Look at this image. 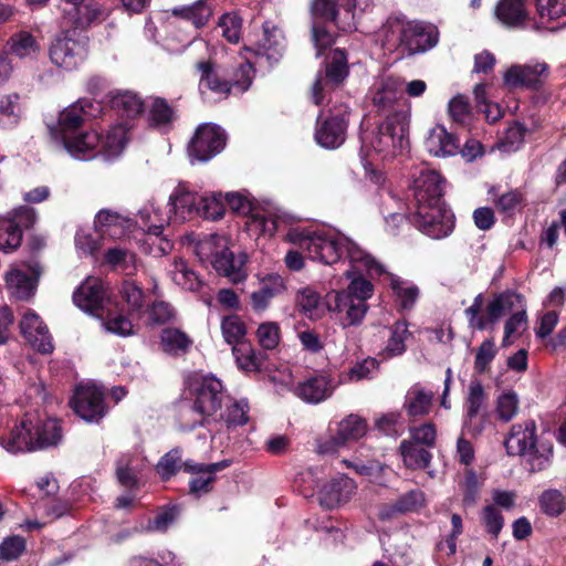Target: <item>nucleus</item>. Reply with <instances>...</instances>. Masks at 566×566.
Here are the masks:
<instances>
[{
	"instance_id": "1",
	"label": "nucleus",
	"mask_w": 566,
	"mask_h": 566,
	"mask_svg": "<svg viewBox=\"0 0 566 566\" xmlns=\"http://www.w3.org/2000/svg\"><path fill=\"white\" fill-rule=\"evenodd\" d=\"M292 244L304 249L312 260L324 264L340 263L349 284L346 289L327 294L326 304L338 314L344 327L358 325L368 312L367 301L374 294V285L367 276L384 273V266L350 238L335 229H311L310 232L293 230L289 234Z\"/></svg>"
},
{
	"instance_id": "2",
	"label": "nucleus",
	"mask_w": 566,
	"mask_h": 566,
	"mask_svg": "<svg viewBox=\"0 0 566 566\" xmlns=\"http://www.w3.org/2000/svg\"><path fill=\"white\" fill-rule=\"evenodd\" d=\"M415 212L410 222L427 237L441 240L454 229V214L442 200V178L430 169H423L413 179Z\"/></svg>"
},
{
	"instance_id": "3",
	"label": "nucleus",
	"mask_w": 566,
	"mask_h": 566,
	"mask_svg": "<svg viewBox=\"0 0 566 566\" xmlns=\"http://www.w3.org/2000/svg\"><path fill=\"white\" fill-rule=\"evenodd\" d=\"M224 205L232 211L248 216L245 228L251 237L271 238L276 233L284 232V240L292 244L289 234L293 230L310 232V228L302 227L298 220L281 208L266 206L255 207L249 195L244 192L224 193Z\"/></svg>"
},
{
	"instance_id": "4",
	"label": "nucleus",
	"mask_w": 566,
	"mask_h": 566,
	"mask_svg": "<svg viewBox=\"0 0 566 566\" xmlns=\"http://www.w3.org/2000/svg\"><path fill=\"white\" fill-rule=\"evenodd\" d=\"M285 50V38L282 30L271 23H264L261 31L251 33L244 45L243 59L245 63L240 65L238 74L242 81L235 80V86L240 91H247L253 80L254 69L272 67L283 56Z\"/></svg>"
},
{
	"instance_id": "5",
	"label": "nucleus",
	"mask_w": 566,
	"mask_h": 566,
	"mask_svg": "<svg viewBox=\"0 0 566 566\" xmlns=\"http://www.w3.org/2000/svg\"><path fill=\"white\" fill-rule=\"evenodd\" d=\"M378 39L388 51L400 50L409 55L423 53L437 45L438 29L429 23L389 18L378 33Z\"/></svg>"
},
{
	"instance_id": "6",
	"label": "nucleus",
	"mask_w": 566,
	"mask_h": 566,
	"mask_svg": "<svg viewBox=\"0 0 566 566\" xmlns=\"http://www.w3.org/2000/svg\"><path fill=\"white\" fill-rule=\"evenodd\" d=\"M357 0H313L312 2V40L316 49V56L329 48L335 38L333 33L321 23H333L340 31L350 32L356 29Z\"/></svg>"
},
{
	"instance_id": "7",
	"label": "nucleus",
	"mask_w": 566,
	"mask_h": 566,
	"mask_svg": "<svg viewBox=\"0 0 566 566\" xmlns=\"http://www.w3.org/2000/svg\"><path fill=\"white\" fill-rule=\"evenodd\" d=\"M409 109L396 111L364 142L363 149L373 150L381 159L402 155L409 147Z\"/></svg>"
},
{
	"instance_id": "8",
	"label": "nucleus",
	"mask_w": 566,
	"mask_h": 566,
	"mask_svg": "<svg viewBox=\"0 0 566 566\" xmlns=\"http://www.w3.org/2000/svg\"><path fill=\"white\" fill-rule=\"evenodd\" d=\"M536 424L533 420L514 424L505 440V448L510 455L524 457L532 471L543 470L551 460L553 446L551 442L536 443Z\"/></svg>"
},
{
	"instance_id": "9",
	"label": "nucleus",
	"mask_w": 566,
	"mask_h": 566,
	"mask_svg": "<svg viewBox=\"0 0 566 566\" xmlns=\"http://www.w3.org/2000/svg\"><path fill=\"white\" fill-rule=\"evenodd\" d=\"M32 415H25L20 424H17L9 437L1 441V446L10 453L29 452L57 446L62 440V429L56 421H49L42 430L50 431V437L32 436Z\"/></svg>"
},
{
	"instance_id": "10",
	"label": "nucleus",
	"mask_w": 566,
	"mask_h": 566,
	"mask_svg": "<svg viewBox=\"0 0 566 566\" xmlns=\"http://www.w3.org/2000/svg\"><path fill=\"white\" fill-rule=\"evenodd\" d=\"M193 396L192 411L200 416L199 424L209 423L210 419L218 420L219 411L227 398L222 382L214 376H193L189 381Z\"/></svg>"
},
{
	"instance_id": "11",
	"label": "nucleus",
	"mask_w": 566,
	"mask_h": 566,
	"mask_svg": "<svg viewBox=\"0 0 566 566\" xmlns=\"http://www.w3.org/2000/svg\"><path fill=\"white\" fill-rule=\"evenodd\" d=\"M306 476L311 479L319 505L327 510H335L347 504L357 490L356 482L345 474L339 473L329 479H322L317 475V470L310 469Z\"/></svg>"
},
{
	"instance_id": "12",
	"label": "nucleus",
	"mask_w": 566,
	"mask_h": 566,
	"mask_svg": "<svg viewBox=\"0 0 566 566\" xmlns=\"http://www.w3.org/2000/svg\"><path fill=\"white\" fill-rule=\"evenodd\" d=\"M88 52V41L75 30L59 34L51 43L49 55L51 62L64 71H74L82 65Z\"/></svg>"
},
{
	"instance_id": "13",
	"label": "nucleus",
	"mask_w": 566,
	"mask_h": 566,
	"mask_svg": "<svg viewBox=\"0 0 566 566\" xmlns=\"http://www.w3.org/2000/svg\"><path fill=\"white\" fill-rule=\"evenodd\" d=\"M348 75L347 57L344 51L334 50L326 60L324 71H319L312 85V101L316 105H321L328 98L331 101L332 94L344 82Z\"/></svg>"
},
{
	"instance_id": "14",
	"label": "nucleus",
	"mask_w": 566,
	"mask_h": 566,
	"mask_svg": "<svg viewBox=\"0 0 566 566\" xmlns=\"http://www.w3.org/2000/svg\"><path fill=\"white\" fill-rule=\"evenodd\" d=\"M38 221L34 208L19 206L0 216V250L10 253L22 242L23 229L32 228Z\"/></svg>"
},
{
	"instance_id": "15",
	"label": "nucleus",
	"mask_w": 566,
	"mask_h": 566,
	"mask_svg": "<svg viewBox=\"0 0 566 566\" xmlns=\"http://www.w3.org/2000/svg\"><path fill=\"white\" fill-rule=\"evenodd\" d=\"M349 108L346 105L334 107L327 116L322 112L316 122L314 138L317 145L326 149H336L346 139Z\"/></svg>"
},
{
	"instance_id": "16",
	"label": "nucleus",
	"mask_w": 566,
	"mask_h": 566,
	"mask_svg": "<svg viewBox=\"0 0 566 566\" xmlns=\"http://www.w3.org/2000/svg\"><path fill=\"white\" fill-rule=\"evenodd\" d=\"M101 112L99 102L87 98L80 99L60 114L57 127L52 129V135L61 143L80 133L83 123L98 116Z\"/></svg>"
},
{
	"instance_id": "17",
	"label": "nucleus",
	"mask_w": 566,
	"mask_h": 566,
	"mask_svg": "<svg viewBox=\"0 0 566 566\" xmlns=\"http://www.w3.org/2000/svg\"><path fill=\"white\" fill-rule=\"evenodd\" d=\"M370 98L374 107L381 115L392 114L396 111L408 109L402 104L403 81L397 76H381L370 88Z\"/></svg>"
},
{
	"instance_id": "18",
	"label": "nucleus",
	"mask_w": 566,
	"mask_h": 566,
	"mask_svg": "<svg viewBox=\"0 0 566 566\" xmlns=\"http://www.w3.org/2000/svg\"><path fill=\"white\" fill-rule=\"evenodd\" d=\"M227 142L224 130L214 124L200 125L188 147L191 161L206 163L221 153Z\"/></svg>"
},
{
	"instance_id": "19",
	"label": "nucleus",
	"mask_w": 566,
	"mask_h": 566,
	"mask_svg": "<svg viewBox=\"0 0 566 566\" xmlns=\"http://www.w3.org/2000/svg\"><path fill=\"white\" fill-rule=\"evenodd\" d=\"M71 407L86 422H98L106 413L104 394L94 384H81L76 387Z\"/></svg>"
},
{
	"instance_id": "20",
	"label": "nucleus",
	"mask_w": 566,
	"mask_h": 566,
	"mask_svg": "<svg viewBox=\"0 0 566 566\" xmlns=\"http://www.w3.org/2000/svg\"><path fill=\"white\" fill-rule=\"evenodd\" d=\"M338 386V378L328 371L321 370L306 377L291 390L302 401L318 405L332 397Z\"/></svg>"
},
{
	"instance_id": "21",
	"label": "nucleus",
	"mask_w": 566,
	"mask_h": 566,
	"mask_svg": "<svg viewBox=\"0 0 566 566\" xmlns=\"http://www.w3.org/2000/svg\"><path fill=\"white\" fill-rule=\"evenodd\" d=\"M198 70L201 73L199 81V91L202 98L208 103H214L222 98H226L231 90H234L239 93H243L244 91H240L234 84L235 80L242 81V75L238 74V71L234 73V77L232 83L230 84L227 81H221L213 69V65L210 62H199Z\"/></svg>"
},
{
	"instance_id": "22",
	"label": "nucleus",
	"mask_w": 566,
	"mask_h": 566,
	"mask_svg": "<svg viewBox=\"0 0 566 566\" xmlns=\"http://www.w3.org/2000/svg\"><path fill=\"white\" fill-rule=\"evenodd\" d=\"M549 75L545 62L532 61L527 64L512 65L504 74V82L511 87H541Z\"/></svg>"
},
{
	"instance_id": "23",
	"label": "nucleus",
	"mask_w": 566,
	"mask_h": 566,
	"mask_svg": "<svg viewBox=\"0 0 566 566\" xmlns=\"http://www.w3.org/2000/svg\"><path fill=\"white\" fill-rule=\"evenodd\" d=\"M134 222L115 211L99 210L94 219V229L103 240H122L133 232Z\"/></svg>"
},
{
	"instance_id": "24",
	"label": "nucleus",
	"mask_w": 566,
	"mask_h": 566,
	"mask_svg": "<svg viewBox=\"0 0 566 566\" xmlns=\"http://www.w3.org/2000/svg\"><path fill=\"white\" fill-rule=\"evenodd\" d=\"M20 331L25 340L38 352L50 354L54 346L46 325L32 310H27L20 321Z\"/></svg>"
},
{
	"instance_id": "25",
	"label": "nucleus",
	"mask_w": 566,
	"mask_h": 566,
	"mask_svg": "<svg viewBox=\"0 0 566 566\" xmlns=\"http://www.w3.org/2000/svg\"><path fill=\"white\" fill-rule=\"evenodd\" d=\"M106 298L105 283L97 277H87L73 295L74 304L92 315H98L97 312L104 307Z\"/></svg>"
},
{
	"instance_id": "26",
	"label": "nucleus",
	"mask_w": 566,
	"mask_h": 566,
	"mask_svg": "<svg viewBox=\"0 0 566 566\" xmlns=\"http://www.w3.org/2000/svg\"><path fill=\"white\" fill-rule=\"evenodd\" d=\"M230 460H222L220 462L208 464L186 461L184 463L185 471L196 475L189 483L191 494L200 496L201 494L209 492L211 483L214 481V474L230 467Z\"/></svg>"
},
{
	"instance_id": "27",
	"label": "nucleus",
	"mask_w": 566,
	"mask_h": 566,
	"mask_svg": "<svg viewBox=\"0 0 566 566\" xmlns=\"http://www.w3.org/2000/svg\"><path fill=\"white\" fill-rule=\"evenodd\" d=\"M39 272L31 265L13 266L6 274V285L11 296L27 300L34 294Z\"/></svg>"
},
{
	"instance_id": "28",
	"label": "nucleus",
	"mask_w": 566,
	"mask_h": 566,
	"mask_svg": "<svg viewBox=\"0 0 566 566\" xmlns=\"http://www.w3.org/2000/svg\"><path fill=\"white\" fill-rule=\"evenodd\" d=\"M199 196L185 186H178L166 203L172 220L184 222L198 216Z\"/></svg>"
},
{
	"instance_id": "29",
	"label": "nucleus",
	"mask_w": 566,
	"mask_h": 566,
	"mask_svg": "<svg viewBox=\"0 0 566 566\" xmlns=\"http://www.w3.org/2000/svg\"><path fill=\"white\" fill-rule=\"evenodd\" d=\"M172 220L168 208L148 202L138 211L135 224L146 233V235L161 234L164 228Z\"/></svg>"
},
{
	"instance_id": "30",
	"label": "nucleus",
	"mask_w": 566,
	"mask_h": 566,
	"mask_svg": "<svg viewBox=\"0 0 566 566\" xmlns=\"http://www.w3.org/2000/svg\"><path fill=\"white\" fill-rule=\"evenodd\" d=\"M130 128L132 126L127 122H120L101 134L98 156H102L105 160L118 158L129 140L128 133Z\"/></svg>"
},
{
	"instance_id": "31",
	"label": "nucleus",
	"mask_w": 566,
	"mask_h": 566,
	"mask_svg": "<svg viewBox=\"0 0 566 566\" xmlns=\"http://www.w3.org/2000/svg\"><path fill=\"white\" fill-rule=\"evenodd\" d=\"M247 255L241 253L234 255L226 245L220 252H216L212 260L213 269L232 283H240L247 277Z\"/></svg>"
},
{
	"instance_id": "32",
	"label": "nucleus",
	"mask_w": 566,
	"mask_h": 566,
	"mask_svg": "<svg viewBox=\"0 0 566 566\" xmlns=\"http://www.w3.org/2000/svg\"><path fill=\"white\" fill-rule=\"evenodd\" d=\"M61 144L73 158L91 160L98 156L101 134L95 130L80 132L64 139Z\"/></svg>"
},
{
	"instance_id": "33",
	"label": "nucleus",
	"mask_w": 566,
	"mask_h": 566,
	"mask_svg": "<svg viewBox=\"0 0 566 566\" xmlns=\"http://www.w3.org/2000/svg\"><path fill=\"white\" fill-rule=\"evenodd\" d=\"M427 151L436 157H450L458 153L459 142L444 126L436 125L429 129L424 139Z\"/></svg>"
},
{
	"instance_id": "34",
	"label": "nucleus",
	"mask_w": 566,
	"mask_h": 566,
	"mask_svg": "<svg viewBox=\"0 0 566 566\" xmlns=\"http://www.w3.org/2000/svg\"><path fill=\"white\" fill-rule=\"evenodd\" d=\"M537 28L557 30L566 25V0H536Z\"/></svg>"
},
{
	"instance_id": "35",
	"label": "nucleus",
	"mask_w": 566,
	"mask_h": 566,
	"mask_svg": "<svg viewBox=\"0 0 566 566\" xmlns=\"http://www.w3.org/2000/svg\"><path fill=\"white\" fill-rule=\"evenodd\" d=\"M285 291V283L281 275L272 273L265 275L260 287L251 294V303L254 310H265L271 300Z\"/></svg>"
},
{
	"instance_id": "36",
	"label": "nucleus",
	"mask_w": 566,
	"mask_h": 566,
	"mask_svg": "<svg viewBox=\"0 0 566 566\" xmlns=\"http://www.w3.org/2000/svg\"><path fill=\"white\" fill-rule=\"evenodd\" d=\"M433 400V392L423 388L420 384L411 386L405 397L403 408L412 417L429 413Z\"/></svg>"
},
{
	"instance_id": "37",
	"label": "nucleus",
	"mask_w": 566,
	"mask_h": 566,
	"mask_svg": "<svg viewBox=\"0 0 566 566\" xmlns=\"http://www.w3.org/2000/svg\"><path fill=\"white\" fill-rule=\"evenodd\" d=\"M486 394L479 380H471L465 398L463 427H472L473 420L484 410Z\"/></svg>"
},
{
	"instance_id": "38",
	"label": "nucleus",
	"mask_w": 566,
	"mask_h": 566,
	"mask_svg": "<svg viewBox=\"0 0 566 566\" xmlns=\"http://www.w3.org/2000/svg\"><path fill=\"white\" fill-rule=\"evenodd\" d=\"M522 302V296L514 292H504L496 295L486 306L488 326L496 323L514 308L523 307Z\"/></svg>"
},
{
	"instance_id": "39",
	"label": "nucleus",
	"mask_w": 566,
	"mask_h": 566,
	"mask_svg": "<svg viewBox=\"0 0 566 566\" xmlns=\"http://www.w3.org/2000/svg\"><path fill=\"white\" fill-rule=\"evenodd\" d=\"M104 262L112 269L133 275L137 270V259L128 248L115 245L106 250Z\"/></svg>"
},
{
	"instance_id": "40",
	"label": "nucleus",
	"mask_w": 566,
	"mask_h": 566,
	"mask_svg": "<svg viewBox=\"0 0 566 566\" xmlns=\"http://www.w3.org/2000/svg\"><path fill=\"white\" fill-rule=\"evenodd\" d=\"M39 49L35 38L28 31L12 34L7 42V53L19 59H34Z\"/></svg>"
},
{
	"instance_id": "41",
	"label": "nucleus",
	"mask_w": 566,
	"mask_h": 566,
	"mask_svg": "<svg viewBox=\"0 0 566 566\" xmlns=\"http://www.w3.org/2000/svg\"><path fill=\"white\" fill-rule=\"evenodd\" d=\"M187 239L191 244H193V252L201 262H212L216 256V252H220V250L227 245L226 238L217 233H211L202 239L191 234L187 237Z\"/></svg>"
},
{
	"instance_id": "42",
	"label": "nucleus",
	"mask_w": 566,
	"mask_h": 566,
	"mask_svg": "<svg viewBox=\"0 0 566 566\" xmlns=\"http://www.w3.org/2000/svg\"><path fill=\"white\" fill-rule=\"evenodd\" d=\"M192 343V339L178 328L168 327L161 331L160 347L168 355H182L188 352Z\"/></svg>"
},
{
	"instance_id": "43",
	"label": "nucleus",
	"mask_w": 566,
	"mask_h": 566,
	"mask_svg": "<svg viewBox=\"0 0 566 566\" xmlns=\"http://www.w3.org/2000/svg\"><path fill=\"white\" fill-rule=\"evenodd\" d=\"M495 14L503 24L509 27L522 25L527 17L524 0H501Z\"/></svg>"
},
{
	"instance_id": "44",
	"label": "nucleus",
	"mask_w": 566,
	"mask_h": 566,
	"mask_svg": "<svg viewBox=\"0 0 566 566\" xmlns=\"http://www.w3.org/2000/svg\"><path fill=\"white\" fill-rule=\"evenodd\" d=\"M399 451L405 467L411 470L426 469L432 459V454L428 450L419 448L408 440L401 441Z\"/></svg>"
},
{
	"instance_id": "45",
	"label": "nucleus",
	"mask_w": 566,
	"mask_h": 566,
	"mask_svg": "<svg viewBox=\"0 0 566 566\" xmlns=\"http://www.w3.org/2000/svg\"><path fill=\"white\" fill-rule=\"evenodd\" d=\"M367 430L368 426L365 419L357 415H349L337 423L336 432L347 446L365 437Z\"/></svg>"
},
{
	"instance_id": "46",
	"label": "nucleus",
	"mask_w": 566,
	"mask_h": 566,
	"mask_svg": "<svg viewBox=\"0 0 566 566\" xmlns=\"http://www.w3.org/2000/svg\"><path fill=\"white\" fill-rule=\"evenodd\" d=\"M226 411H219L218 419H222L228 428L244 426L249 420V403L245 399L233 400L226 398Z\"/></svg>"
},
{
	"instance_id": "47",
	"label": "nucleus",
	"mask_w": 566,
	"mask_h": 566,
	"mask_svg": "<svg viewBox=\"0 0 566 566\" xmlns=\"http://www.w3.org/2000/svg\"><path fill=\"white\" fill-rule=\"evenodd\" d=\"M112 107L123 118L133 119L142 114L144 111V103L142 98L132 92L118 93L112 98Z\"/></svg>"
},
{
	"instance_id": "48",
	"label": "nucleus",
	"mask_w": 566,
	"mask_h": 566,
	"mask_svg": "<svg viewBox=\"0 0 566 566\" xmlns=\"http://www.w3.org/2000/svg\"><path fill=\"white\" fill-rule=\"evenodd\" d=\"M169 275L171 280L181 289L188 291H198L202 281L191 269L188 268L184 260H175L169 269Z\"/></svg>"
},
{
	"instance_id": "49",
	"label": "nucleus",
	"mask_w": 566,
	"mask_h": 566,
	"mask_svg": "<svg viewBox=\"0 0 566 566\" xmlns=\"http://www.w3.org/2000/svg\"><path fill=\"white\" fill-rule=\"evenodd\" d=\"M378 368L379 363L377 359L368 357L361 361L356 363L347 371L339 374V385L370 379L377 374Z\"/></svg>"
},
{
	"instance_id": "50",
	"label": "nucleus",
	"mask_w": 566,
	"mask_h": 566,
	"mask_svg": "<svg viewBox=\"0 0 566 566\" xmlns=\"http://www.w3.org/2000/svg\"><path fill=\"white\" fill-rule=\"evenodd\" d=\"M410 336L408 325L405 321L396 322L390 328V336L387 340V345L384 349L386 357L400 356L406 350V340Z\"/></svg>"
},
{
	"instance_id": "51",
	"label": "nucleus",
	"mask_w": 566,
	"mask_h": 566,
	"mask_svg": "<svg viewBox=\"0 0 566 566\" xmlns=\"http://www.w3.org/2000/svg\"><path fill=\"white\" fill-rule=\"evenodd\" d=\"M342 464L355 473L368 478L370 481L381 484L385 465L376 460L363 461L359 459H343Z\"/></svg>"
},
{
	"instance_id": "52",
	"label": "nucleus",
	"mask_w": 566,
	"mask_h": 566,
	"mask_svg": "<svg viewBox=\"0 0 566 566\" xmlns=\"http://www.w3.org/2000/svg\"><path fill=\"white\" fill-rule=\"evenodd\" d=\"M120 295L132 316H140L144 313L145 294L143 289L135 281H124Z\"/></svg>"
},
{
	"instance_id": "53",
	"label": "nucleus",
	"mask_w": 566,
	"mask_h": 566,
	"mask_svg": "<svg viewBox=\"0 0 566 566\" xmlns=\"http://www.w3.org/2000/svg\"><path fill=\"white\" fill-rule=\"evenodd\" d=\"M222 336L227 344L238 347L243 343L247 335V326L238 315H229L223 317L221 322Z\"/></svg>"
},
{
	"instance_id": "54",
	"label": "nucleus",
	"mask_w": 566,
	"mask_h": 566,
	"mask_svg": "<svg viewBox=\"0 0 566 566\" xmlns=\"http://www.w3.org/2000/svg\"><path fill=\"white\" fill-rule=\"evenodd\" d=\"M224 195L211 193L199 197L198 216L209 220H218L224 216Z\"/></svg>"
},
{
	"instance_id": "55",
	"label": "nucleus",
	"mask_w": 566,
	"mask_h": 566,
	"mask_svg": "<svg viewBox=\"0 0 566 566\" xmlns=\"http://www.w3.org/2000/svg\"><path fill=\"white\" fill-rule=\"evenodd\" d=\"M426 494L419 489L410 490L399 496L391 505L394 513H413L426 506Z\"/></svg>"
},
{
	"instance_id": "56",
	"label": "nucleus",
	"mask_w": 566,
	"mask_h": 566,
	"mask_svg": "<svg viewBox=\"0 0 566 566\" xmlns=\"http://www.w3.org/2000/svg\"><path fill=\"white\" fill-rule=\"evenodd\" d=\"M390 286L402 308L409 310L413 306L418 298V287L407 281L401 280L398 276L390 275Z\"/></svg>"
},
{
	"instance_id": "57",
	"label": "nucleus",
	"mask_w": 566,
	"mask_h": 566,
	"mask_svg": "<svg viewBox=\"0 0 566 566\" xmlns=\"http://www.w3.org/2000/svg\"><path fill=\"white\" fill-rule=\"evenodd\" d=\"M172 12L191 21L196 28L205 25L211 17V8L202 0L188 7L176 8Z\"/></svg>"
},
{
	"instance_id": "58",
	"label": "nucleus",
	"mask_w": 566,
	"mask_h": 566,
	"mask_svg": "<svg viewBox=\"0 0 566 566\" xmlns=\"http://www.w3.org/2000/svg\"><path fill=\"white\" fill-rule=\"evenodd\" d=\"M238 367L245 371H258L261 367V354L256 353L250 345L242 344L232 348Z\"/></svg>"
},
{
	"instance_id": "59",
	"label": "nucleus",
	"mask_w": 566,
	"mask_h": 566,
	"mask_svg": "<svg viewBox=\"0 0 566 566\" xmlns=\"http://www.w3.org/2000/svg\"><path fill=\"white\" fill-rule=\"evenodd\" d=\"M520 406L518 396L513 390H504L496 399L495 412L500 420L511 421L517 413Z\"/></svg>"
},
{
	"instance_id": "60",
	"label": "nucleus",
	"mask_w": 566,
	"mask_h": 566,
	"mask_svg": "<svg viewBox=\"0 0 566 566\" xmlns=\"http://www.w3.org/2000/svg\"><path fill=\"white\" fill-rule=\"evenodd\" d=\"M105 15L104 9L94 2H83L82 8L74 13L69 20L76 28H86L95 21L103 19Z\"/></svg>"
},
{
	"instance_id": "61",
	"label": "nucleus",
	"mask_w": 566,
	"mask_h": 566,
	"mask_svg": "<svg viewBox=\"0 0 566 566\" xmlns=\"http://www.w3.org/2000/svg\"><path fill=\"white\" fill-rule=\"evenodd\" d=\"M483 481V478L479 476L472 469H467L464 471L463 480L459 483L464 505L475 504Z\"/></svg>"
},
{
	"instance_id": "62",
	"label": "nucleus",
	"mask_w": 566,
	"mask_h": 566,
	"mask_svg": "<svg viewBox=\"0 0 566 566\" xmlns=\"http://www.w3.org/2000/svg\"><path fill=\"white\" fill-rule=\"evenodd\" d=\"M105 329L112 334L126 337L135 333V326L130 318L122 313L112 312L103 321Z\"/></svg>"
},
{
	"instance_id": "63",
	"label": "nucleus",
	"mask_w": 566,
	"mask_h": 566,
	"mask_svg": "<svg viewBox=\"0 0 566 566\" xmlns=\"http://www.w3.org/2000/svg\"><path fill=\"white\" fill-rule=\"evenodd\" d=\"M481 523L493 538H497L503 526H504V517L501 511L494 505L486 504L480 514Z\"/></svg>"
},
{
	"instance_id": "64",
	"label": "nucleus",
	"mask_w": 566,
	"mask_h": 566,
	"mask_svg": "<svg viewBox=\"0 0 566 566\" xmlns=\"http://www.w3.org/2000/svg\"><path fill=\"white\" fill-rule=\"evenodd\" d=\"M493 202L501 213L513 216L522 210L524 206V198L518 190H510L496 198H493Z\"/></svg>"
}]
</instances>
